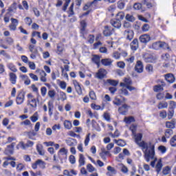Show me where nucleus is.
<instances>
[{
  "label": "nucleus",
  "mask_w": 176,
  "mask_h": 176,
  "mask_svg": "<svg viewBox=\"0 0 176 176\" xmlns=\"http://www.w3.org/2000/svg\"><path fill=\"white\" fill-rule=\"evenodd\" d=\"M133 135L135 144L142 148V150L144 153V159L146 162H149L151 159H153L155 156V144L151 142L142 141V133H135Z\"/></svg>",
  "instance_id": "f257e3e1"
},
{
  "label": "nucleus",
  "mask_w": 176,
  "mask_h": 176,
  "mask_svg": "<svg viewBox=\"0 0 176 176\" xmlns=\"http://www.w3.org/2000/svg\"><path fill=\"white\" fill-rule=\"evenodd\" d=\"M153 159L154 160L151 162V166L153 168H155V171L157 173V174H159L160 171H162V169L163 168V162H162V159L157 160V158H155V155L153 160ZM155 164L156 165L155 166Z\"/></svg>",
  "instance_id": "f03ea898"
},
{
  "label": "nucleus",
  "mask_w": 176,
  "mask_h": 176,
  "mask_svg": "<svg viewBox=\"0 0 176 176\" xmlns=\"http://www.w3.org/2000/svg\"><path fill=\"white\" fill-rule=\"evenodd\" d=\"M38 166L42 168V170H45V168H46V162L42 160H37L34 163L32 164V168L33 170H36V168H38Z\"/></svg>",
  "instance_id": "7ed1b4c3"
},
{
  "label": "nucleus",
  "mask_w": 176,
  "mask_h": 176,
  "mask_svg": "<svg viewBox=\"0 0 176 176\" xmlns=\"http://www.w3.org/2000/svg\"><path fill=\"white\" fill-rule=\"evenodd\" d=\"M143 58L146 63H156V60H157V56L153 54H145L143 55Z\"/></svg>",
  "instance_id": "20e7f679"
},
{
  "label": "nucleus",
  "mask_w": 176,
  "mask_h": 176,
  "mask_svg": "<svg viewBox=\"0 0 176 176\" xmlns=\"http://www.w3.org/2000/svg\"><path fill=\"white\" fill-rule=\"evenodd\" d=\"M25 101V93L24 91H20L16 96V103L17 105H21L24 104Z\"/></svg>",
  "instance_id": "39448f33"
},
{
  "label": "nucleus",
  "mask_w": 176,
  "mask_h": 176,
  "mask_svg": "<svg viewBox=\"0 0 176 176\" xmlns=\"http://www.w3.org/2000/svg\"><path fill=\"white\" fill-rule=\"evenodd\" d=\"M108 74V72L105 70L104 69L100 68L98 70V72L95 74V78L96 79H104L107 78V74Z\"/></svg>",
  "instance_id": "423d86ee"
},
{
  "label": "nucleus",
  "mask_w": 176,
  "mask_h": 176,
  "mask_svg": "<svg viewBox=\"0 0 176 176\" xmlns=\"http://www.w3.org/2000/svg\"><path fill=\"white\" fill-rule=\"evenodd\" d=\"M67 155H68V149L65 147L61 148L58 152V157L60 160V163L63 164V156L65 157V159H67Z\"/></svg>",
  "instance_id": "0eeeda50"
},
{
  "label": "nucleus",
  "mask_w": 176,
  "mask_h": 176,
  "mask_svg": "<svg viewBox=\"0 0 176 176\" xmlns=\"http://www.w3.org/2000/svg\"><path fill=\"white\" fill-rule=\"evenodd\" d=\"M19 25V20L14 18H11V24L9 25L10 31H16Z\"/></svg>",
  "instance_id": "6e6552de"
},
{
  "label": "nucleus",
  "mask_w": 176,
  "mask_h": 176,
  "mask_svg": "<svg viewBox=\"0 0 176 176\" xmlns=\"http://www.w3.org/2000/svg\"><path fill=\"white\" fill-rule=\"evenodd\" d=\"M36 72L39 73L41 82H43V83H46V82H47V78H46V76H47V74H46V72H45V71L37 69Z\"/></svg>",
  "instance_id": "1a4fd4ad"
},
{
  "label": "nucleus",
  "mask_w": 176,
  "mask_h": 176,
  "mask_svg": "<svg viewBox=\"0 0 176 176\" xmlns=\"http://www.w3.org/2000/svg\"><path fill=\"white\" fill-rule=\"evenodd\" d=\"M135 71L138 72V74H142V72H144V65L141 60L137 61L135 66Z\"/></svg>",
  "instance_id": "9d476101"
},
{
  "label": "nucleus",
  "mask_w": 176,
  "mask_h": 176,
  "mask_svg": "<svg viewBox=\"0 0 176 176\" xmlns=\"http://www.w3.org/2000/svg\"><path fill=\"white\" fill-rule=\"evenodd\" d=\"M129 108H130V106L124 104L122 107L118 108V112L121 115H126L129 111Z\"/></svg>",
  "instance_id": "9b49d317"
},
{
  "label": "nucleus",
  "mask_w": 176,
  "mask_h": 176,
  "mask_svg": "<svg viewBox=\"0 0 176 176\" xmlns=\"http://www.w3.org/2000/svg\"><path fill=\"white\" fill-rule=\"evenodd\" d=\"M124 35L128 41H131L134 38V32L131 30H126L124 31Z\"/></svg>",
  "instance_id": "f8f14e48"
},
{
  "label": "nucleus",
  "mask_w": 176,
  "mask_h": 176,
  "mask_svg": "<svg viewBox=\"0 0 176 176\" xmlns=\"http://www.w3.org/2000/svg\"><path fill=\"white\" fill-rule=\"evenodd\" d=\"M112 27H114V28H120L122 27V22L120 20L118 19H111L110 21Z\"/></svg>",
  "instance_id": "ddd939ff"
},
{
  "label": "nucleus",
  "mask_w": 176,
  "mask_h": 176,
  "mask_svg": "<svg viewBox=\"0 0 176 176\" xmlns=\"http://www.w3.org/2000/svg\"><path fill=\"white\" fill-rule=\"evenodd\" d=\"M139 39L142 43H148L151 41V36L149 34H142Z\"/></svg>",
  "instance_id": "4468645a"
},
{
  "label": "nucleus",
  "mask_w": 176,
  "mask_h": 176,
  "mask_svg": "<svg viewBox=\"0 0 176 176\" xmlns=\"http://www.w3.org/2000/svg\"><path fill=\"white\" fill-rule=\"evenodd\" d=\"M116 169H115V168L109 166H107V172L106 173V175L107 176H114L115 175H116Z\"/></svg>",
  "instance_id": "2eb2a0df"
},
{
  "label": "nucleus",
  "mask_w": 176,
  "mask_h": 176,
  "mask_svg": "<svg viewBox=\"0 0 176 176\" xmlns=\"http://www.w3.org/2000/svg\"><path fill=\"white\" fill-rule=\"evenodd\" d=\"M73 85L76 89V91H77L78 94L80 96L82 94V87H80V84H79L76 80H73Z\"/></svg>",
  "instance_id": "dca6fc26"
},
{
  "label": "nucleus",
  "mask_w": 176,
  "mask_h": 176,
  "mask_svg": "<svg viewBox=\"0 0 176 176\" xmlns=\"http://www.w3.org/2000/svg\"><path fill=\"white\" fill-rule=\"evenodd\" d=\"M165 79L168 83H174L175 82V77L173 74H165Z\"/></svg>",
  "instance_id": "f3484780"
},
{
  "label": "nucleus",
  "mask_w": 176,
  "mask_h": 176,
  "mask_svg": "<svg viewBox=\"0 0 176 176\" xmlns=\"http://www.w3.org/2000/svg\"><path fill=\"white\" fill-rule=\"evenodd\" d=\"M112 31H113V29L111 27L105 26L103 30V34L104 36H111V35H112Z\"/></svg>",
  "instance_id": "a211bd4d"
},
{
  "label": "nucleus",
  "mask_w": 176,
  "mask_h": 176,
  "mask_svg": "<svg viewBox=\"0 0 176 176\" xmlns=\"http://www.w3.org/2000/svg\"><path fill=\"white\" fill-rule=\"evenodd\" d=\"M10 82H11L12 85H16L17 82V76L16 74L13 72L9 73Z\"/></svg>",
  "instance_id": "6ab92c4d"
},
{
  "label": "nucleus",
  "mask_w": 176,
  "mask_h": 176,
  "mask_svg": "<svg viewBox=\"0 0 176 176\" xmlns=\"http://www.w3.org/2000/svg\"><path fill=\"white\" fill-rule=\"evenodd\" d=\"M130 46H131V50H133V52H135V50L138 49V39L137 38L133 39V41L131 43Z\"/></svg>",
  "instance_id": "aec40b11"
},
{
  "label": "nucleus",
  "mask_w": 176,
  "mask_h": 176,
  "mask_svg": "<svg viewBox=\"0 0 176 176\" xmlns=\"http://www.w3.org/2000/svg\"><path fill=\"white\" fill-rule=\"evenodd\" d=\"M175 120L173 119L171 121H168L166 122V127L167 129H175Z\"/></svg>",
  "instance_id": "412c9836"
},
{
  "label": "nucleus",
  "mask_w": 176,
  "mask_h": 176,
  "mask_svg": "<svg viewBox=\"0 0 176 176\" xmlns=\"http://www.w3.org/2000/svg\"><path fill=\"white\" fill-rule=\"evenodd\" d=\"M168 107V103L166 101L160 102L157 104L158 109H166Z\"/></svg>",
  "instance_id": "4be33fe9"
},
{
  "label": "nucleus",
  "mask_w": 176,
  "mask_h": 176,
  "mask_svg": "<svg viewBox=\"0 0 176 176\" xmlns=\"http://www.w3.org/2000/svg\"><path fill=\"white\" fill-rule=\"evenodd\" d=\"M36 151L41 156H45V150L43 149V146L42 144L36 145Z\"/></svg>",
  "instance_id": "5701e85b"
},
{
  "label": "nucleus",
  "mask_w": 176,
  "mask_h": 176,
  "mask_svg": "<svg viewBox=\"0 0 176 176\" xmlns=\"http://www.w3.org/2000/svg\"><path fill=\"white\" fill-rule=\"evenodd\" d=\"M65 142L68 146H75L76 145V140L69 138L65 140Z\"/></svg>",
  "instance_id": "b1692460"
},
{
  "label": "nucleus",
  "mask_w": 176,
  "mask_h": 176,
  "mask_svg": "<svg viewBox=\"0 0 176 176\" xmlns=\"http://www.w3.org/2000/svg\"><path fill=\"white\" fill-rule=\"evenodd\" d=\"M27 105L31 107V108H36L38 107V104L36 103V99H31L30 100H28Z\"/></svg>",
  "instance_id": "393cba45"
},
{
  "label": "nucleus",
  "mask_w": 176,
  "mask_h": 176,
  "mask_svg": "<svg viewBox=\"0 0 176 176\" xmlns=\"http://www.w3.org/2000/svg\"><path fill=\"white\" fill-rule=\"evenodd\" d=\"M164 86H166V84H164V82H162L161 85H158L154 86V91H155V93H159V91H163V87H164Z\"/></svg>",
  "instance_id": "a878e982"
},
{
  "label": "nucleus",
  "mask_w": 176,
  "mask_h": 176,
  "mask_svg": "<svg viewBox=\"0 0 176 176\" xmlns=\"http://www.w3.org/2000/svg\"><path fill=\"white\" fill-rule=\"evenodd\" d=\"M4 42L8 46H12L14 44V39L12 37H6Z\"/></svg>",
  "instance_id": "bb28decb"
},
{
  "label": "nucleus",
  "mask_w": 176,
  "mask_h": 176,
  "mask_svg": "<svg viewBox=\"0 0 176 176\" xmlns=\"http://www.w3.org/2000/svg\"><path fill=\"white\" fill-rule=\"evenodd\" d=\"M78 163H79V167H82V166H85L86 161H85V155H83V154L79 155Z\"/></svg>",
  "instance_id": "cd10ccee"
},
{
  "label": "nucleus",
  "mask_w": 176,
  "mask_h": 176,
  "mask_svg": "<svg viewBox=\"0 0 176 176\" xmlns=\"http://www.w3.org/2000/svg\"><path fill=\"white\" fill-rule=\"evenodd\" d=\"M124 122L126 124H131V123L135 122V120L134 119V117H133V116L125 117L124 118Z\"/></svg>",
  "instance_id": "c85d7f7f"
},
{
  "label": "nucleus",
  "mask_w": 176,
  "mask_h": 176,
  "mask_svg": "<svg viewBox=\"0 0 176 176\" xmlns=\"http://www.w3.org/2000/svg\"><path fill=\"white\" fill-rule=\"evenodd\" d=\"M16 145V143L13 142L11 145H9L7 146L6 149V153H13V148H14V146Z\"/></svg>",
  "instance_id": "c756f323"
},
{
  "label": "nucleus",
  "mask_w": 176,
  "mask_h": 176,
  "mask_svg": "<svg viewBox=\"0 0 176 176\" xmlns=\"http://www.w3.org/2000/svg\"><path fill=\"white\" fill-rule=\"evenodd\" d=\"M63 124L65 129H67V130H71L72 129V122L69 120H65Z\"/></svg>",
  "instance_id": "7c9ffc66"
},
{
  "label": "nucleus",
  "mask_w": 176,
  "mask_h": 176,
  "mask_svg": "<svg viewBox=\"0 0 176 176\" xmlns=\"http://www.w3.org/2000/svg\"><path fill=\"white\" fill-rule=\"evenodd\" d=\"M160 49H164L166 50H170V46L168 44L164 41H160Z\"/></svg>",
  "instance_id": "2f4dec72"
},
{
  "label": "nucleus",
  "mask_w": 176,
  "mask_h": 176,
  "mask_svg": "<svg viewBox=\"0 0 176 176\" xmlns=\"http://www.w3.org/2000/svg\"><path fill=\"white\" fill-rule=\"evenodd\" d=\"M92 61L93 63H95L96 64L98 68H100V56L98 55H94L92 57Z\"/></svg>",
  "instance_id": "473e14b6"
},
{
  "label": "nucleus",
  "mask_w": 176,
  "mask_h": 176,
  "mask_svg": "<svg viewBox=\"0 0 176 176\" xmlns=\"http://www.w3.org/2000/svg\"><path fill=\"white\" fill-rule=\"evenodd\" d=\"M101 63L102 65H104V67H108L112 64V60L109 58H105L102 59Z\"/></svg>",
  "instance_id": "72a5a7b5"
},
{
  "label": "nucleus",
  "mask_w": 176,
  "mask_h": 176,
  "mask_svg": "<svg viewBox=\"0 0 176 176\" xmlns=\"http://www.w3.org/2000/svg\"><path fill=\"white\" fill-rule=\"evenodd\" d=\"M125 19L126 21H129L130 23H133V21H135V17L133 16V14H126L125 16Z\"/></svg>",
  "instance_id": "f704fd0d"
},
{
  "label": "nucleus",
  "mask_w": 176,
  "mask_h": 176,
  "mask_svg": "<svg viewBox=\"0 0 176 176\" xmlns=\"http://www.w3.org/2000/svg\"><path fill=\"white\" fill-rule=\"evenodd\" d=\"M124 82H121V87H126V86H130L131 85V80L129 78H125L124 80Z\"/></svg>",
  "instance_id": "c9c22d12"
},
{
  "label": "nucleus",
  "mask_w": 176,
  "mask_h": 176,
  "mask_svg": "<svg viewBox=\"0 0 176 176\" xmlns=\"http://www.w3.org/2000/svg\"><path fill=\"white\" fill-rule=\"evenodd\" d=\"M8 69L11 70L12 72H17V68L14 64L10 63L7 65Z\"/></svg>",
  "instance_id": "e433bc0d"
},
{
  "label": "nucleus",
  "mask_w": 176,
  "mask_h": 176,
  "mask_svg": "<svg viewBox=\"0 0 176 176\" xmlns=\"http://www.w3.org/2000/svg\"><path fill=\"white\" fill-rule=\"evenodd\" d=\"M87 115H89V116L91 118H96V119H98V114L97 113H93L91 112V110H87L86 112Z\"/></svg>",
  "instance_id": "4c0bfd02"
},
{
  "label": "nucleus",
  "mask_w": 176,
  "mask_h": 176,
  "mask_svg": "<svg viewBox=\"0 0 176 176\" xmlns=\"http://www.w3.org/2000/svg\"><path fill=\"white\" fill-rule=\"evenodd\" d=\"M120 169L123 174H127L129 173V168L127 166H124L123 164H120Z\"/></svg>",
  "instance_id": "58836bf2"
},
{
  "label": "nucleus",
  "mask_w": 176,
  "mask_h": 176,
  "mask_svg": "<svg viewBox=\"0 0 176 176\" xmlns=\"http://www.w3.org/2000/svg\"><path fill=\"white\" fill-rule=\"evenodd\" d=\"M170 173H171V168L168 166H165L162 170V174L164 175H168Z\"/></svg>",
  "instance_id": "ea45409f"
},
{
  "label": "nucleus",
  "mask_w": 176,
  "mask_h": 176,
  "mask_svg": "<svg viewBox=\"0 0 176 176\" xmlns=\"http://www.w3.org/2000/svg\"><path fill=\"white\" fill-rule=\"evenodd\" d=\"M173 134H174V132L172 129H166L164 133V136L166 137V138H170Z\"/></svg>",
  "instance_id": "a19ab883"
},
{
  "label": "nucleus",
  "mask_w": 176,
  "mask_h": 176,
  "mask_svg": "<svg viewBox=\"0 0 176 176\" xmlns=\"http://www.w3.org/2000/svg\"><path fill=\"white\" fill-rule=\"evenodd\" d=\"M114 142L118 145V146H126V142L123 140H114Z\"/></svg>",
  "instance_id": "79ce46f5"
},
{
  "label": "nucleus",
  "mask_w": 176,
  "mask_h": 176,
  "mask_svg": "<svg viewBox=\"0 0 176 176\" xmlns=\"http://www.w3.org/2000/svg\"><path fill=\"white\" fill-rule=\"evenodd\" d=\"M124 6H126V3L124 2V0H120L118 2V9H124Z\"/></svg>",
  "instance_id": "37998d69"
},
{
  "label": "nucleus",
  "mask_w": 176,
  "mask_h": 176,
  "mask_svg": "<svg viewBox=\"0 0 176 176\" xmlns=\"http://www.w3.org/2000/svg\"><path fill=\"white\" fill-rule=\"evenodd\" d=\"M146 72H148V74H153V66L151 64H148L146 66L145 68Z\"/></svg>",
  "instance_id": "c03bdc74"
},
{
  "label": "nucleus",
  "mask_w": 176,
  "mask_h": 176,
  "mask_svg": "<svg viewBox=\"0 0 176 176\" xmlns=\"http://www.w3.org/2000/svg\"><path fill=\"white\" fill-rule=\"evenodd\" d=\"M124 12H119L117 14H116V20H123V19H124Z\"/></svg>",
  "instance_id": "a18cd8bd"
},
{
  "label": "nucleus",
  "mask_w": 176,
  "mask_h": 176,
  "mask_svg": "<svg viewBox=\"0 0 176 176\" xmlns=\"http://www.w3.org/2000/svg\"><path fill=\"white\" fill-rule=\"evenodd\" d=\"M152 49H154V50H159V49H160V42L157 41V42L153 43L152 44Z\"/></svg>",
  "instance_id": "49530a36"
},
{
  "label": "nucleus",
  "mask_w": 176,
  "mask_h": 176,
  "mask_svg": "<svg viewBox=\"0 0 176 176\" xmlns=\"http://www.w3.org/2000/svg\"><path fill=\"white\" fill-rule=\"evenodd\" d=\"M24 168H25V166H24V164H23L22 163H19L16 166V171H19V172L23 171Z\"/></svg>",
  "instance_id": "de8ad7c7"
},
{
  "label": "nucleus",
  "mask_w": 176,
  "mask_h": 176,
  "mask_svg": "<svg viewBox=\"0 0 176 176\" xmlns=\"http://www.w3.org/2000/svg\"><path fill=\"white\" fill-rule=\"evenodd\" d=\"M48 96L52 98V100H54V97H56V91L54 90H50L48 91Z\"/></svg>",
  "instance_id": "09e8293b"
},
{
  "label": "nucleus",
  "mask_w": 176,
  "mask_h": 176,
  "mask_svg": "<svg viewBox=\"0 0 176 176\" xmlns=\"http://www.w3.org/2000/svg\"><path fill=\"white\" fill-rule=\"evenodd\" d=\"M29 76H30V78H31V79H32V80H34V82H38V80H39V78H38V76H36V74H33V73L29 74Z\"/></svg>",
  "instance_id": "8fccbe9b"
},
{
  "label": "nucleus",
  "mask_w": 176,
  "mask_h": 176,
  "mask_svg": "<svg viewBox=\"0 0 176 176\" xmlns=\"http://www.w3.org/2000/svg\"><path fill=\"white\" fill-rule=\"evenodd\" d=\"M80 25H81V32H85V30H86V27L87 26L86 21H81Z\"/></svg>",
  "instance_id": "3c124183"
},
{
  "label": "nucleus",
  "mask_w": 176,
  "mask_h": 176,
  "mask_svg": "<svg viewBox=\"0 0 176 176\" xmlns=\"http://www.w3.org/2000/svg\"><path fill=\"white\" fill-rule=\"evenodd\" d=\"M176 108V102L174 100L169 102V109L174 110Z\"/></svg>",
  "instance_id": "603ef678"
},
{
  "label": "nucleus",
  "mask_w": 176,
  "mask_h": 176,
  "mask_svg": "<svg viewBox=\"0 0 176 176\" xmlns=\"http://www.w3.org/2000/svg\"><path fill=\"white\" fill-rule=\"evenodd\" d=\"M120 94H124V96H129V91L126 87H122V89L120 90Z\"/></svg>",
  "instance_id": "864d4df0"
},
{
  "label": "nucleus",
  "mask_w": 176,
  "mask_h": 176,
  "mask_svg": "<svg viewBox=\"0 0 176 176\" xmlns=\"http://www.w3.org/2000/svg\"><path fill=\"white\" fill-rule=\"evenodd\" d=\"M89 97L91 100H97V96H96V92L94 91L91 90L89 91Z\"/></svg>",
  "instance_id": "5fc2aeb1"
},
{
  "label": "nucleus",
  "mask_w": 176,
  "mask_h": 176,
  "mask_svg": "<svg viewBox=\"0 0 176 176\" xmlns=\"http://www.w3.org/2000/svg\"><path fill=\"white\" fill-rule=\"evenodd\" d=\"M90 133H88L86 137H85V140L84 141V144L85 146H87V145H89V142H90Z\"/></svg>",
  "instance_id": "6e6d98bb"
},
{
  "label": "nucleus",
  "mask_w": 176,
  "mask_h": 176,
  "mask_svg": "<svg viewBox=\"0 0 176 176\" xmlns=\"http://www.w3.org/2000/svg\"><path fill=\"white\" fill-rule=\"evenodd\" d=\"M47 93V89L46 87H43L41 88V94L42 97H45Z\"/></svg>",
  "instance_id": "4d7b16f0"
},
{
  "label": "nucleus",
  "mask_w": 176,
  "mask_h": 176,
  "mask_svg": "<svg viewBox=\"0 0 176 176\" xmlns=\"http://www.w3.org/2000/svg\"><path fill=\"white\" fill-rule=\"evenodd\" d=\"M158 151L161 152V153H166L167 152V148L164 146H158Z\"/></svg>",
  "instance_id": "13d9d810"
},
{
  "label": "nucleus",
  "mask_w": 176,
  "mask_h": 176,
  "mask_svg": "<svg viewBox=\"0 0 176 176\" xmlns=\"http://www.w3.org/2000/svg\"><path fill=\"white\" fill-rule=\"evenodd\" d=\"M94 2H90V3H87L83 8V9L85 10H89V9H90V8H91L94 5Z\"/></svg>",
  "instance_id": "bf43d9fd"
},
{
  "label": "nucleus",
  "mask_w": 176,
  "mask_h": 176,
  "mask_svg": "<svg viewBox=\"0 0 176 176\" xmlns=\"http://www.w3.org/2000/svg\"><path fill=\"white\" fill-rule=\"evenodd\" d=\"M129 129L132 132V135L135 134V131H137V125L132 124L129 127Z\"/></svg>",
  "instance_id": "052dcab7"
},
{
  "label": "nucleus",
  "mask_w": 176,
  "mask_h": 176,
  "mask_svg": "<svg viewBox=\"0 0 176 176\" xmlns=\"http://www.w3.org/2000/svg\"><path fill=\"white\" fill-rule=\"evenodd\" d=\"M142 8V4H141L140 3H135L133 5V9H135V10H140Z\"/></svg>",
  "instance_id": "680f3d73"
},
{
  "label": "nucleus",
  "mask_w": 176,
  "mask_h": 176,
  "mask_svg": "<svg viewBox=\"0 0 176 176\" xmlns=\"http://www.w3.org/2000/svg\"><path fill=\"white\" fill-rule=\"evenodd\" d=\"M170 144L171 146H176V135H174L173 138H171Z\"/></svg>",
  "instance_id": "e2e57ef3"
},
{
  "label": "nucleus",
  "mask_w": 176,
  "mask_h": 176,
  "mask_svg": "<svg viewBox=\"0 0 176 176\" xmlns=\"http://www.w3.org/2000/svg\"><path fill=\"white\" fill-rule=\"evenodd\" d=\"M3 20L5 23H9V21H10V14L9 12L6 13L4 15Z\"/></svg>",
  "instance_id": "0e129e2a"
},
{
  "label": "nucleus",
  "mask_w": 176,
  "mask_h": 176,
  "mask_svg": "<svg viewBox=\"0 0 176 176\" xmlns=\"http://www.w3.org/2000/svg\"><path fill=\"white\" fill-rule=\"evenodd\" d=\"M30 120L33 123H35V122L38 120V113H35L32 116H31Z\"/></svg>",
  "instance_id": "69168bd1"
},
{
  "label": "nucleus",
  "mask_w": 176,
  "mask_h": 176,
  "mask_svg": "<svg viewBox=\"0 0 176 176\" xmlns=\"http://www.w3.org/2000/svg\"><path fill=\"white\" fill-rule=\"evenodd\" d=\"M107 83H109L111 86H118V82L115 80L109 79L107 80Z\"/></svg>",
  "instance_id": "338daca9"
},
{
  "label": "nucleus",
  "mask_w": 176,
  "mask_h": 176,
  "mask_svg": "<svg viewBox=\"0 0 176 176\" xmlns=\"http://www.w3.org/2000/svg\"><path fill=\"white\" fill-rule=\"evenodd\" d=\"M25 23L28 25H31L32 24V19L28 16V17L25 18Z\"/></svg>",
  "instance_id": "774afa93"
}]
</instances>
